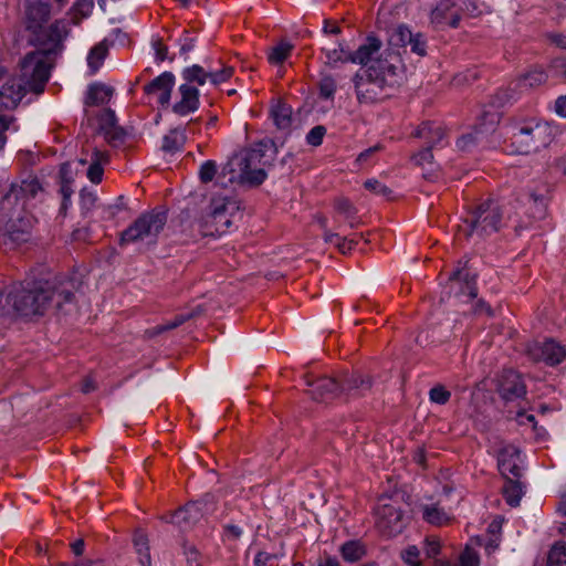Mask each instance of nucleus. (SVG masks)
<instances>
[{
    "instance_id": "nucleus-1",
    "label": "nucleus",
    "mask_w": 566,
    "mask_h": 566,
    "mask_svg": "<svg viewBox=\"0 0 566 566\" xmlns=\"http://www.w3.org/2000/svg\"><path fill=\"white\" fill-rule=\"evenodd\" d=\"M51 4L48 0H25L24 24L29 32V42L39 50L31 52L22 60L24 76L31 81L32 87L43 92L50 77L52 54L60 49L67 36L69 29L64 20H56L50 25Z\"/></svg>"
},
{
    "instance_id": "nucleus-2",
    "label": "nucleus",
    "mask_w": 566,
    "mask_h": 566,
    "mask_svg": "<svg viewBox=\"0 0 566 566\" xmlns=\"http://www.w3.org/2000/svg\"><path fill=\"white\" fill-rule=\"evenodd\" d=\"M73 293L64 287H54L44 281H24L11 286L6 296L10 314L31 317L43 315L52 302L63 313H70L73 307Z\"/></svg>"
},
{
    "instance_id": "nucleus-3",
    "label": "nucleus",
    "mask_w": 566,
    "mask_h": 566,
    "mask_svg": "<svg viewBox=\"0 0 566 566\" xmlns=\"http://www.w3.org/2000/svg\"><path fill=\"white\" fill-rule=\"evenodd\" d=\"M275 149L271 140H262L240 151L222 168L231 184L256 187L266 179V169L274 160Z\"/></svg>"
},
{
    "instance_id": "nucleus-4",
    "label": "nucleus",
    "mask_w": 566,
    "mask_h": 566,
    "mask_svg": "<svg viewBox=\"0 0 566 566\" xmlns=\"http://www.w3.org/2000/svg\"><path fill=\"white\" fill-rule=\"evenodd\" d=\"M398 61V54L390 51H385L378 56H370L365 64L367 69L364 74L358 73L354 78L359 103L370 104L382 97L384 88L392 84Z\"/></svg>"
},
{
    "instance_id": "nucleus-5",
    "label": "nucleus",
    "mask_w": 566,
    "mask_h": 566,
    "mask_svg": "<svg viewBox=\"0 0 566 566\" xmlns=\"http://www.w3.org/2000/svg\"><path fill=\"white\" fill-rule=\"evenodd\" d=\"M501 227L502 211L500 205L494 200H486L471 211L458 226V237L480 241L497 232Z\"/></svg>"
},
{
    "instance_id": "nucleus-6",
    "label": "nucleus",
    "mask_w": 566,
    "mask_h": 566,
    "mask_svg": "<svg viewBox=\"0 0 566 566\" xmlns=\"http://www.w3.org/2000/svg\"><path fill=\"white\" fill-rule=\"evenodd\" d=\"M554 137L555 129L551 124L530 120L514 127L511 146L514 153L528 155L547 147Z\"/></svg>"
},
{
    "instance_id": "nucleus-7",
    "label": "nucleus",
    "mask_w": 566,
    "mask_h": 566,
    "mask_svg": "<svg viewBox=\"0 0 566 566\" xmlns=\"http://www.w3.org/2000/svg\"><path fill=\"white\" fill-rule=\"evenodd\" d=\"M167 222L165 211L153 210L143 213L130 227H128L120 237V243L146 242L151 244L156 242L159 233L164 230Z\"/></svg>"
},
{
    "instance_id": "nucleus-8",
    "label": "nucleus",
    "mask_w": 566,
    "mask_h": 566,
    "mask_svg": "<svg viewBox=\"0 0 566 566\" xmlns=\"http://www.w3.org/2000/svg\"><path fill=\"white\" fill-rule=\"evenodd\" d=\"M239 212L237 201L229 197H213L209 211L203 217L202 228L206 235L224 234L232 226V220Z\"/></svg>"
},
{
    "instance_id": "nucleus-9",
    "label": "nucleus",
    "mask_w": 566,
    "mask_h": 566,
    "mask_svg": "<svg viewBox=\"0 0 566 566\" xmlns=\"http://www.w3.org/2000/svg\"><path fill=\"white\" fill-rule=\"evenodd\" d=\"M42 186L35 177H28L20 184H12L0 201V219L8 217L17 207L23 208L27 200L35 198Z\"/></svg>"
},
{
    "instance_id": "nucleus-10",
    "label": "nucleus",
    "mask_w": 566,
    "mask_h": 566,
    "mask_svg": "<svg viewBox=\"0 0 566 566\" xmlns=\"http://www.w3.org/2000/svg\"><path fill=\"white\" fill-rule=\"evenodd\" d=\"M381 42L376 38H368L367 42L360 45L355 53L346 52L340 45L338 49L326 50V57L329 64L337 62H353L366 64L370 56L378 55Z\"/></svg>"
},
{
    "instance_id": "nucleus-11",
    "label": "nucleus",
    "mask_w": 566,
    "mask_h": 566,
    "mask_svg": "<svg viewBox=\"0 0 566 566\" xmlns=\"http://www.w3.org/2000/svg\"><path fill=\"white\" fill-rule=\"evenodd\" d=\"M546 80V72L539 66H534L523 74L515 83H512L506 90L499 91L493 104L497 107L503 106L505 103L515 98V91L517 87L521 88V91L533 88L542 85Z\"/></svg>"
},
{
    "instance_id": "nucleus-12",
    "label": "nucleus",
    "mask_w": 566,
    "mask_h": 566,
    "mask_svg": "<svg viewBox=\"0 0 566 566\" xmlns=\"http://www.w3.org/2000/svg\"><path fill=\"white\" fill-rule=\"evenodd\" d=\"M375 515L376 526L385 536H395L401 533L405 527L402 512L391 503L379 504L376 509Z\"/></svg>"
},
{
    "instance_id": "nucleus-13",
    "label": "nucleus",
    "mask_w": 566,
    "mask_h": 566,
    "mask_svg": "<svg viewBox=\"0 0 566 566\" xmlns=\"http://www.w3.org/2000/svg\"><path fill=\"white\" fill-rule=\"evenodd\" d=\"M27 90L32 91L35 94L41 92L35 91L32 87L31 81H29L21 69V77L10 76L7 78L4 84L0 88V106L4 108H14L24 96Z\"/></svg>"
},
{
    "instance_id": "nucleus-14",
    "label": "nucleus",
    "mask_w": 566,
    "mask_h": 566,
    "mask_svg": "<svg viewBox=\"0 0 566 566\" xmlns=\"http://www.w3.org/2000/svg\"><path fill=\"white\" fill-rule=\"evenodd\" d=\"M527 353L533 360L543 361L549 366L558 365L566 357L565 347L554 339L535 342L528 346Z\"/></svg>"
},
{
    "instance_id": "nucleus-15",
    "label": "nucleus",
    "mask_w": 566,
    "mask_h": 566,
    "mask_svg": "<svg viewBox=\"0 0 566 566\" xmlns=\"http://www.w3.org/2000/svg\"><path fill=\"white\" fill-rule=\"evenodd\" d=\"M467 262H459L458 268L452 272L448 281V293L455 296H476L475 275L465 268Z\"/></svg>"
},
{
    "instance_id": "nucleus-16",
    "label": "nucleus",
    "mask_w": 566,
    "mask_h": 566,
    "mask_svg": "<svg viewBox=\"0 0 566 566\" xmlns=\"http://www.w3.org/2000/svg\"><path fill=\"white\" fill-rule=\"evenodd\" d=\"M98 132L112 146L123 144L125 139L124 129L117 125L115 113L111 109H103L98 115Z\"/></svg>"
},
{
    "instance_id": "nucleus-17",
    "label": "nucleus",
    "mask_w": 566,
    "mask_h": 566,
    "mask_svg": "<svg viewBox=\"0 0 566 566\" xmlns=\"http://www.w3.org/2000/svg\"><path fill=\"white\" fill-rule=\"evenodd\" d=\"M174 85V74L164 72L147 84L144 90L148 96H154L160 105H168Z\"/></svg>"
},
{
    "instance_id": "nucleus-18",
    "label": "nucleus",
    "mask_w": 566,
    "mask_h": 566,
    "mask_svg": "<svg viewBox=\"0 0 566 566\" xmlns=\"http://www.w3.org/2000/svg\"><path fill=\"white\" fill-rule=\"evenodd\" d=\"M457 0H441L431 12V21L438 25L455 28L461 19Z\"/></svg>"
},
{
    "instance_id": "nucleus-19",
    "label": "nucleus",
    "mask_w": 566,
    "mask_h": 566,
    "mask_svg": "<svg viewBox=\"0 0 566 566\" xmlns=\"http://www.w3.org/2000/svg\"><path fill=\"white\" fill-rule=\"evenodd\" d=\"M520 451L512 444L503 446L497 453V465L500 472L506 478L511 474L513 478H520Z\"/></svg>"
},
{
    "instance_id": "nucleus-20",
    "label": "nucleus",
    "mask_w": 566,
    "mask_h": 566,
    "mask_svg": "<svg viewBox=\"0 0 566 566\" xmlns=\"http://www.w3.org/2000/svg\"><path fill=\"white\" fill-rule=\"evenodd\" d=\"M203 517V504L191 502L171 514L170 522L181 530L191 528Z\"/></svg>"
},
{
    "instance_id": "nucleus-21",
    "label": "nucleus",
    "mask_w": 566,
    "mask_h": 566,
    "mask_svg": "<svg viewBox=\"0 0 566 566\" xmlns=\"http://www.w3.org/2000/svg\"><path fill=\"white\" fill-rule=\"evenodd\" d=\"M32 228L33 218L29 214H23L7 223L6 234L13 243L21 244L31 239Z\"/></svg>"
},
{
    "instance_id": "nucleus-22",
    "label": "nucleus",
    "mask_w": 566,
    "mask_h": 566,
    "mask_svg": "<svg viewBox=\"0 0 566 566\" xmlns=\"http://www.w3.org/2000/svg\"><path fill=\"white\" fill-rule=\"evenodd\" d=\"M180 101L175 103L172 112L180 116L193 113L199 107V91L190 84H182L179 87Z\"/></svg>"
},
{
    "instance_id": "nucleus-23",
    "label": "nucleus",
    "mask_w": 566,
    "mask_h": 566,
    "mask_svg": "<svg viewBox=\"0 0 566 566\" xmlns=\"http://www.w3.org/2000/svg\"><path fill=\"white\" fill-rule=\"evenodd\" d=\"M499 391L505 400L521 398L526 392L521 376L513 370H507L502 375Z\"/></svg>"
},
{
    "instance_id": "nucleus-24",
    "label": "nucleus",
    "mask_w": 566,
    "mask_h": 566,
    "mask_svg": "<svg viewBox=\"0 0 566 566\" xmlns=\"http://www.w3.org/2000/svg\"><path fill=\"white\" fill-rule=\"evenodd\" d=\"M310 389L307 392L314 400L328 401L337 397L338 386L335 379L329 377L317 378L313 381H307Z\"/></svg>"
},
{
    "instance_id": "nucleus-25",
    "label": "nucleus",
    "mask_w": 566,
    "mask_h": 566,
    "mask_svg": "<svg viewBox=\"0 0 566 566\" xmlns=\"http://www.w3.org/2000/svg\"><path fill=\"white\" fill-rule=\"evenodd\" d=\"M413 136L423 139L426 147L432 148L442 142L444 137V130L438 124L423 123L416 129Z\"/></svg>"
},
{
    "instance_id": "nucleus-26",
    "label": "nucleus",
    "mask_w": 566,
    "mask_h": 566,
    "mask_svg": "<svg viewBox=\"0 0 566 566\" xmlns=\"http://www.w3.org/2000/svg\"><path fill=\"white\" fill-rule=\"evenodd\" d=\"M501 114L496 109L483 111L474 129L476 134L485 138L493 134L500 123Z\"/></svg>"
},
{
    "instance_id": "nucleus-27",
    "label": "nucleus",
    "mask_w": 566,
    "mask_h": 566,
    "mask_svg": "<svg viewBox=\"0 0 566 566\" xmlns=\"http://www.w3.org/2000/svg\"><path fill=\"white\" fill-rule=\"evenodd\" d=\"M107 163L108 154L106 151L94 148L91 155L90 167L87 169V178L94 184L101 182L104 171L103 166Z\"/></svg>"
},
{
    "instance_id": "nucleus-28",
    "label": "nucleus",
    "mask_w": 566,
    "mask_h": 566,
    "mask_svg": "<svg viewBox=\"0 0 566 566\" xmlns=\"http://www.w3.org/2000/svg\"><path fill=\"white\" fill-rule=\"evenodd\" d=\"M271 116L279 129L287 130L292 125V108L285 103L276 102L271 108Z\"/></svg>"
},
{
    "instance_id": "nucleus-29",
    "label": "nucleus",
    "mask_w": 566,
    "mask_h": 566,
    "mask_svg": "<svg viewBox=\"0 0 566 566\" xmlns=\"http://www.w3.org/2000/svg\"><path fill=\"white\" fill-rule=\"evenodd\" d=\"M113 95V88L104 84H93L90 86L86 104L87 105H102L107 103Z\"/></svg>"
},
{
    "instance_id": "nucleus-30",
    "label": "nucleus",
    "mask_w": 566,
    "mask_h": 566,
    "mask_svg": "<svg viewBox=\"0 0 566 566\" xmlns=\"http://www.w3.org/2000/svg\"><path fill=\"white\" fill-rule=\"evenodd\" d=\"M187 140L186 130L181 128L171 129L163 139L161 148L168 153L180 150Z\"/></svg>"
},
{
    "instance_id": "nucleus-31",
    "label": "nucleus",
    "mask_w": 566,
    "mask_h": 566,
    "mask_svg": "<svg viewBox=\"0 0 566 566\" xmlns=\"http://www.w3.org/2000/svg\"><path fill=\"white\" fill-rule=\"evenodd\" d=\"M133 543L140 566H151V557L149 553V543L147 536L142 532H137L134 536Z\"/></svg>"
},
{
    "instance_id": "nucleus-32",
    "label": "nucleus",
    "mask_w": 566,
    "mask_h": 566,
    "mask_svg": "<svg viewBox=\"0 0 566 566\" xmlns=\"http://www.w3.org/2000/svg\"><path fill=\"white\" fill-rule=\"evenodd\" d=\"M516 479L506 476V482L503 486L504 497L511 506H517L523 495L522 484Z\"/></svg>"
},
{
    "instance_id": "nucleus-33",
    "label": "nucleus",
    "mask_w": 566,
    "mask_h": 566,
    "mask_svg": "<svg viewBox=\"0 0 566 566\" xmlns=\"http://www.w3.org/2000/svg\"><path fill=\"white\" fill-rule=\"evenodd\" d=\"M422 515L428 523L438 526L446 524L450 520L448 514L437 504L423 505Z\"/></svg>"
},
{
    "instance_id": "nucleus-34",
    "label": "nucleus",
    "mask_w": 566,
    "mask_h": 566,
    "mask_svg": "<svg viewBox=\"0 0 566 566\" xmlns=\"http://www.w3.org/2000/svg\"><path fill=\"white\" fill-rule=\"evenodd\" d=\"M293 48L290 42L281 41L270 50L268 54L269 62L273 65L282 64L291 55Z\"/></svg>"
},
{
    "instance_id": "nucleus-35",
    "label": "nucleus",
    "mask_w": 566,
    "mask_h": 566,
    "mask_svg": "<svg viewBox=\"0 0 566 566\" xmlns=\"http://www.w3.org/2000/svg\"><path fill=\"white\" fill-rule=\"evenodd\" d=\"M324 239L327 243H333L339 250L340 253H348L353 247L357 243L355 238L347 239L346 237H340L336 232H332L329 230H325Z\"/></svg>"
},
{
    "instance_id": "nucleus-36",
    "label": "nucleus",
    "mask_w": 566,
    "mask_h": 566,
    "mask_svg": "<svg viewBox=\"0 0 566 566\" xmlns=\"http://www.w3.org/2000/svg\"><path fill=\"white\" fill-rule=\"evenodd\" d=\"M340 554L346 562L355 563L365 555V548L359 542L349 541L342 545Z\"/></svg>"
},
{
    "instance_id": "nucleus-37",
    "label": "nucleus",
    "mask_w": 566,
    "mask_h": 566,
    "mask_svg": "<svg viewBox=\"0 0 566 566\" xmlns=\"http://www.w3.org/2000/svg\"><path fill=\"white\" fill-rule=\"evenodd\" d=\"M182 77L187 81L186 84L195 82L199 85H203L207 78H209V72H206L200 65H192L184 70Z\"/></svg>"
},
{
    "instance_id": "nucleus-38",
    "label": "nucleus",
    "mask_w": 566,
    "mask_h": 566,
    "mask_svg": "<svg viewBox=\"0 0 566 566\" xmlns=\"http://www.w3.org/2000/svg\"><path fill=\"white\" fill-rule=\"evenodd\" d=\"M460 3L459 12L462 15L476 17L486 10L484 2L480 0H457Z\"/></svg>"
},
{
    "instance_id": "nucleus-39",
    "label": "nucleus",
    "mask_w": 566,
    "mask_h": 566,
    "mask_svg": "<svg viewBox=\"0 0 566 566\" xmlns=\"http://www.w3.org/2000/svg\"><path fill=\"white\" fill-rule=\"evenodd\" d=\"M412 31L405 25L397 27L389 36L391 46H409Z\"/></svg>"
},
{
    "instance_id": "nucleus-40",
    "label": "nucleus",
    "mask_w": 566,
    "mask_h": 566,
    "mask_svg": "<svg viewBox=\"0 0 566 566\" xmlns=\"http://www.w3.org/2000/svg\"><path fill=\"white\" fill-rule=\"evenodd\" d=\"M547 566H566V544L556 543L549 551Z\"/></svg>"
},
{
    "instance_id": "nucleus-41",
    "label": "nucleus",
    "mask_w": 566,
    "mask_h": 566,
    "mask_svg": "<svg viewBox=\"0 0 566 566\" xmlns=\"http://www.w3.org/2000/svg\"><path fill=\"white\" fill-rule=\"evenodd\" d=\"M371 387V381L368 377H361L359 375H352L346 379L344 388L349 391L356 390L358 394H363Z\"/></svg>"
},
{
    "instance_id": "nucleus-42",
    "label": "nucleus",
    "mask_w": 566,
    "mask_h": 566,
    "mask_svg": "<svg viewBox=\"0 0 566 566\" xmlns=\"http://www.w3.org/2000/svg\"><path fill=\"white\" fill-rule=\"evenodd\" d=\"M94 8L93 0H76L73 6L74 17L72 18L75 24H78L82 19L87 18Z\"/></svg>"
},
{
    "instance_id": "nucleus-43",
    "label": "nucleus",
    "mask_w": 566,
    "mask_h": 566,
    "mask_svg": "<svg viewBox=\"0 0 566 566\" xmlns=\"http://www.w3.org/2000/svg\"><path fill=\"white\" fill-rule=\"evenodd\" d=\"M336 210L339 214H342L345 220L349 222L350 228H355L357 226L356 219V209L347 199H339L336 201Z\"/></svg>"
},
{
    "instance_id": "nucleus-44",
    "label": "nucleus",
    "mask_w": 566,
    "mask_h": 566,
    "mask_svg": "<svg viewBox=\"0 0 566 566\" xmlns=\"http://www.w3.org/2000/svg\"><path fill=\"white\" fill-rule=\"evenodd\" d=\"M105 54L106 48L103 43L97 44L91 50L87 56V63L88 66L93 70V72H95L99 67L102 61L105 57Z\"/></svg>"
},
{
    "instance_id": "nucleus-45",
    "label": "nucleus",
    "mask_w": 566,
    "mask_h": 566,
    "mask_svg": "<svg viewBox=\"0 0 566 566\" xmlns=\"http://www.w3.org/2000/svg\"><path fill=\"white\" fill-rule=\"evenodd\" d=\"M410 51L418 56H424L427 54V40L426 36L420 33H413L411 35V40L409 41Z\"/></svg>"
},
{
    "instance_id": "nucleus-46",
    "label": "nucleus",
    "mask_w": 566,
    "mask_h": 566,
    "mask_svg": "<svg viewBox=\"0 0 566 566\" xmlns=\"http://www.w3.org/2000/svg\"><path fill=\"white\" fill-rule=\"evenodd\" d=\"M484 139L483 135L476 134L475 129H473V132L462 135L458 139L457 145L461 150H470L474 145Z\"/></svg>"
},
{
    "instance_id": "nucleus-47",
    "label": "nucleus",
    "mask_w": 566,
    "mask_h": 566,
    "mask_svg": "<svg viewBox=\"0 0 566 566\" xmlns=\"http://www.w3.org/2000/svg\"><path fill=\"white\" fill-rule=\"evenodd\" d=\"M451 398V392L447 390L442 385L432 387L429 391V399L431 402L438 405H446Z\"/></svg>"
},
{
    "instance_id": "nucleus-48",
    "label": "nucleus",
    "mask_w": 566,
    "mask_h": 566,
    "mask_svg": "<svg viewBox=\"0 0 566 566\" xmlns=\"http://www.w3.org/2000/svg\"><path fill=\"white\" fill-rule=\"evenodd\" d=\"M217 175V164L213 160H207L201 164L199 168V178L201 182L207 184L212 181Z\"/></svg>"
},
{
    "instance_id": "nucleus-49",
    "label": "nucleus",
    "mask_w": 566,
    "mask_h": 566,
    "mask_svg": "<svg viewBox=\"0 0 566 566\" xmlns=\"http://www.w3.org/2000/svg\"><path fill=\"white\" fill-rule=\"evenodd\" d=\"M458 566H480V558L478 553L471 547L467 546L459 557Z\"/></svg>"
},
{
    "instance_id": "nucleus-50",
    "label": "nucleus",
    "mask_w": 566,
    "mask_h": 566,
    "mask_svg": "<svg viewBox=\"0 0 566 566\" xmlns=\"http://www.w3.org/2000/svg\"><path fill=\"white\" fill-rule=\"evenodd\" d=\"M325 134L326 128L323 125H317L307 133L306 142L308 145L317 147L323 143Z\"/></svg>"
},
{
    "instance_id": "nucleus-51",
    "label": "nucleus",
    "mask_w": 566,
    "mask_h": 566,
    "mask_svg": "<svg viewBox=\"0 0 566 566\" xmlns=\"http://www.w3.org/2000/svg\"><path fill=\"white\" fill-rule=\"evenodd\" d=\"M336 91V82L332 76H324L319 82V94L324 98H332Z\"/></svg>"
},
{
    "instance_id": "nucleus-52",
    "label": "nucleus",
    "mask_w": 566,
    "mask_h": 566,
    "mask_svg": "<svg viewBox=\"0 0 566 566\" xmlns=\"http://www.w3.org/2000/svg\"><path fill=\"white\" fill-rule=\"evenodd\" d=\"M364 186L369 191H371L378 196H381V197L388 198L391 195V190L386 185L379 182L376 179L366 180Z\"/></svg>"
},
{
    "instance_id": "nucleus-53",
    "label": "nucleus",
    "mask_w": 566,
    "mask_h": 566,
    "mask_svg": "<svg viewBox=\"0 0 566 566\" xmlns=\"http://www.w3.org/2000/svg\"><path fill=\"white\" fill-rule=\"evenodd\" d=\"M420 552L416 546H408L405 551L401 552V558L403 562L410 566H419L420 565Z\"/></svg>"
},
{
    "instance_id": "nucleus-54",
    "label": "nucleus",
    "mask_w": 566,
    "mask_h": 566,
    "mask_svg": "<svg viewBox=\"0 0 566 566\" xmlns=\"http://www.w3.org/2000/svg\"><path fill=\"white\" fill-rule=\"evenodd\" d=\"M233 69L231 66H224L220 71H211L209 72V80L212 84H220L226 82L232 76Z\"/></svg>"
},
{
    "instance_id": "nucleus-55",
    "label": "nucleus",
    "mask_w": 566,
    "mask_h": 566,
    "mask_svg": "<svg viewBox=\"0 0 566 566\" xmlns=\"http://www.w3.org/2000/svg\"><path fill=\"white\" fill-rule=\"evenodd\" d=\"M531 199L534 203L533 218L543 219L546 212V203L542 196L531 193Z\"/></svg>"
},
{
    "instance_id": "nucleus-56",
    "label": "nucleus",
    "mask_w": 566,
    "mask_h": 566,
    "mask_svg": "<svg viewBox=\"0 0 566 566\" xmlns=\"http://www.w3.org/2000/svg\"><path fill=\"white\" fill-rule=\"evenodd\" d=\"M432 159H433V156L431 153V147H426L424 149H422L421 151H419L418 154H416L413 156L415 163L418 166H421L422 168H424L426 165L432 166L433 165Z\"/></svg>"
},
{
    "instance_id": "nucleus-57",
    "label": "nucleus",
    "mask_w": 566,
    "mask_h": 566,
    "mask_svg": "<svg viewBox=\"0 0 566 566\" xmlns=\"http://www.w3.org/2000/svg\"><path fill=\"white\" fill-rule=\"evenodd\" d=\"M189 316H185V315H179L177 316L174 321L167 323V324H163V325H158L156 326L153 331H151V334H160L165 331H169V329H172V328H176L178 327L179 325H181Z\"/></svg>"
},
{
    "instance_id": "nucleus-58",
    "label": "nucleus",
    "mask_w": 566,
    "mask_h": 566,
    "mask_svg": "<svg viewBox=\"0 0 566 566\" xmlns=\"http://www.w3.org/2000/svg\"><path fill=\"white\" fill-rule=\"evenodd\" d=\"M440 552V543L437 538L428 537L424 542V553L428 557H436Z\"/></svg>"
},
{
    "instance_id": "nucleus-59",
    "label": "nucleus",
    "mask_w": 566,
    "mask_h": 566,
    "mask_svg": "<svg viewBox=\"0 0 566 566\" xmlns=\"http://www.w3.org/2000/svg\"><path fill=\"white\" fill-rule=\"evenodd\" d=\"M552 70L555 75L566 81V57H558L552 62Z\"/></svg>"
},
{
    "instance_id": "nucleus-60",
    "label": "nucleus",
    "mask_w": 566,
    "mask_h": 566,
    "mask_svg": "<svg viewBox=\"0 0 566 566\" xmlns=\"http://www.w3.org/2000/svg\"><path fill=\"white\" fill-rule=\"evenodd\" d=\"M275 556L266 553V552H259L254 558L255 566H268Z\"/></svg>"
},
{
    "instance_id": "nucleus-61",
    "label": "nucleus",
    "mask_w": 566,
    "mask_h": 566,
    "mask_svg": "<svg viewBox=\"0 0 566 566\" xmlns=\"http://www.w3.org/2000/svg\"><path fill=\"white\" fill-rule=\"evenodd\" d=\"M224 533L229 539L235 541V539L240 538L242 531L237 525L228 524L224 526Z\"/></svg>"
},
{
    "instance_id": "nucleus-62",
    "label": "nucleus",
    "mask_w": 566,
    "mask_h": 566,
    "mask_svg": "<svg viewBox=\"0 0 566 566\" xmlns=\"http://www.w3.org/2000/svg\"><path fill=\"white\" fill-rule=\"evenodd\" d=\"M184 553H185L187 560L190 565L195 564V566H199V564L197 563L199 553L195 546H185Z\"/></svg>"
},
{
    "instance_id": "nucleus-63",
    "label": "nucleus",
    "mask_w": 566,
    "mask_h": 566,
    "mask_svg": "<svg viewBox=\"0 0 566 566\" xmlns=\"http://www.w3.org/2000/svg\"><path fill=\"white\" fill-rule=\"evenodd\" d=\"M546 38L557 46L566 49V35L560 33H548Z\"/></svg>"
},
{
    "instance_id": "nucleus-64",
    "label": "nucleus",
    "mask_w": 566,
    "mask_h": 566,
    "mask_svg": "<svg viewBox=\"0 0 566 566\" xmlns=\"http://www.w3.org/2000/svg\"><path fill=\"white\" fill-rule=\"evenodd\" d=\"M555 111L556 113L562 116L566 117V95L559 96L555 102Z\"/></svg>"
}]
</instances>
